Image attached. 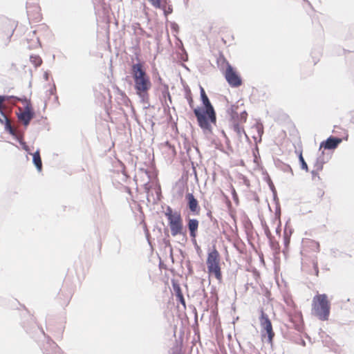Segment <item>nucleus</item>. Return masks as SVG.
Listing matches in <instances>:
<instances>
[{
    "instance_id": "obj_38",
    "label": "nucleus",
    "mask_w": 354,
    "mask_h": 354,
    "mask_svg": "<svg viewBox=\"0 0 354 354\" xmlns=\"http://www.w3.org/2000/svg\"><path fill=\"white\" fill-rule=\"evenodd\" d=\"M63 295V292H59L58 295H59V299H61V296Z\"/></svg>"
},
{
    "instance_id": "obj_10",
    "label": "nucleus",
    "mask_w": 354,
    "mask_h": 354,
    "mask_svg": "<svg viewBox=\"0 0 354 354\" xmlns=\"http://www.w3.org/2000/svg\"><path fill=\"white\" fill-rule=\"evenodd\" d=\"M185 198L187 201V206L190 212L195 215H198L200 212V207L198 201L195 198L193 194H187Z\"/></svg>"
},
{
    "instance_id": "obj_17",
    "label": "nucleus",
    "mask_w": 354,
    "mask_h": 354,
    "mask_svg": "<svg viewBox=\"0 0 354 354\" xmlns=\"http://www.w3.org/2000/svg\"><path fill=\"white\" fill-rule=\"evenodd\" d=\"M307 246L315 252H319L320 250V245L319 242L314 240H309L307 241Z\"/></svg>"
},
{
    "instance_id": "obj_15",
    "label": "nucleus",
    "mask_w": 354,
    "mask_h": 354,
    "mask_svg": "<svg viewBox=\"0 0 354 354\" xmlns=\"http://www.w3.org/2000/svg\"><path fill=\"white\" fill-rule=\"evenodd\" d=\"M32 160H33V163L35 164L37 170L39 171H41L42 169V162H41L39 151H37L32 154Z\"/></svg>"
},
{
    "instance_id": "obj_27",
    "label": "nucleus",
    "mask_w": 354,
    "mask_h": 354,
    "mask_svg": "<svg viewBox=\"0 0 354 354\" xmlns=\"http://www.w3.org/2000/svg\"><path fill=\"white\" fill-rule=\"evenodd\" d=\"M315 194L318 198L322 199L324 195V191L322 187H317L315 191Z\"/></svg>"
},
{
    "instance_id": "obj_14",
    "label": "nucleus",
    "mask_w": 354,
    "mask_h": 354,
    "mask_svg": "<svg viewBox=\"0 0 354 354\" xmlns=\"http://www.w3.org/2000/svg\"><path fill=\"white\" fill-rule=\"evenodd\" d=\"M170 230L172 236L184 234L182 223H170Z\"/></svg>"
},
{
    "instance_id": "obj_21",
    "label": "nucleus",
    "mask_w": 354,
    "mask_h": 354,
    "mask_svg": "<svg viewBox=\"0 0 354 354\" xmlns=\"http://www.w3.org/2000/svg\"><path fill=\"white\" fill-rule=\"evenodd\" d=\"M14 30L12 28H10L7 31L5 30H2L0 32V38H3L4 36L6 37V41H9L10 39L11 38L12 34H13Z\"/></svg>"
},
{
    "instance_id": "obj_12",
    "label": "nucleus",
    "mask_w": 354,
    "mask_h": 354,
    "mask_svg": "<svg viewBox=\"0 0 354 354\" xmlns=\"http://www.w3.org/2000/svg\"><path fill=\"white\" fill-rule=\"evenodd\" d=\"M165 216L167 218L169 221H180V214L174 211L170 207L167 206L165 212Z\"/></svg>"
},
{
    "instance_id": "obj_23",
    "label": "nucleus",
    "mask_w": 354,
    "mask_h": 354,
    "mask_svg": "<svg viewBox=\"0 0 354 354\" xmlns=\"http://www.w3.org/2000/svg\"><path fill=\"white\" fill-rule=\"evenodd\" d=\"M165 1V0H149V2L155 8H160L161 7V3Z\"/></svg>"
},
{
    "instance_id": "obj_1",
    "label": "nucleus",
    "mask_w": 354,
    "mask_h": 354,
    "mask_svg": "<svg viewBox=\"0 0 354 354\" xmlns=\"http://www.w3.org/2000/svg\"><path fill=\"white\" fill-rule=\"evenodd\" d=\"M200 93L204 108H194V113L199 127L203 130L211 131V124L216 122V112L202 86L200 88Z\"/></svg>"
},
{
    "instance_id": "obj_20",
    "label": "nucleus",
    "mask_w": 354,
    "mask_h": 354,
    "mask_svg": "<svg viewBox=\"0 0 354 354\" xmlns=\"http://www.w3.org/2000/svg\"><path fill=\"white\" fill-rule=\"evenodd\" d=\"M159 9L162 10L166 16L171 14L173 11L171 6L167 4V0L161 3V7Z\"/></svg>"
},
{
    "instance_id": "obj_26",
    "label": "nucleus",
    "mask_w": 354,
    "mask_h": 354,
    "mask_svg": "<svg viewBox=\"0 0 354 354\" xmlns=\"http://www.w3.org/2000/svg\"><path fill=\"white\" fill-rule=\"evenodd\" d=\"M4 124L6 130H8L10 134L15 135V129L12 127L10 120H6Z\"/></svg>"
},
{
    "instance_id": "obj_31",
    "label": "nucleus",
    "mask_w": 354,
    "mask_h": 354,
    "mask_svg": "<svg viewBox=\"0 0 354 354\" xmlns=\"http://www.w3.org/2000/svg\"><path fill=\"white\" fill-rule=\"evenodd\" d=\"M6 120H9L6 115L4 113V112L1 109L0 110V122L2 124H4L6 122Z\"/></svg>"
},
{
    "instance_id": "obj_16",
    "label": "nucleus",
    "mask_w": 354,
    "mask_h": 354,
    "mask_svg": "<svg viewBox=\"0 0 354 354\" xmlns=\"http://www.w3.org/2000/svg\"><path fill=\"white\" fill-rule=\"evenodd\" d=\"M198 223H189V230L190 232V236L192 238V241L194 243H196V231L198 230Z\"/></svg>"
},
{
    "instance_id": "obj_2",
    "label": "nucleus",
    "mask_w": 354,
    "mask_h": 354,
    "mask_svg": "<svg viewBox=\"0 0 354 354\" xmlns=\"http://www.w3.org/2000/svg\"><path fill=\"white\" fill-rule=\"evenodd\" d=\"M131 73L136 94L142 98L148 97V93L151 88L152 84L149 76L144 68L143 64L140 62L133 64Z\"/></svg>"
},
{
    "instance_id": "obj_39",
    "label": "nucleus",
    "mask_w": 354,
    "mask_h": 354,
    "mask_svg": "<svg viewBox=\"0 0 354 354\" xmlns=\"http://www.w3.org/2000/svg\"><path fill=\"white\" fill-rule=\"evenodd\" d=\"M299 318L300 319H301V318H302L301 315H300L299 316Z\"/></svg>"
},
{
    "instance_id": "obj_37",
    "label": "nucleus",
    "mask_w": 354,
    "mask_h": 354,
    "mask_svg": "<svg viewBox=\"0 0 354 354\" xmlns=\"http://www.w3.org/2000/svg\"><path fill=\"white\" fill-rule=\"evenodd\" d=\"M232 195H233L234 199L236 200L237 198V194H236V190L234 187L232 188Z\"/></svg>"
},
{
    "instance_id": "obj_11",
    "label": "nucleus",
    "mask_w": 354,
    "mask_h": 354,
    "mask_svg": "<svg viewBox=\"0 0 354 354\" xmlns=\"http://www.w3.org/2000/svg\"><path fill=\"white\" fill-rule=\"evenodd\" d=\"M342 142V138L330 136L326 141L321 142L320 149L324 148L325 149H335Z\"/></svg>"
},
{
    "instance_id": "obj_36",
    "label": "nucleus",
    "mask_w": 354,
    "mask_h": 354,
    "mask_svg": "<svg viewBox=\"0 0 354 354\" xmlns=\"http://www.w3.org/2000/svg\"><path fill=\"white\" fill-rule=\"evenodd\" d=\"M5 101V97L3 96H0V110L2 109L3 103Z\"/></svg>"
},
{
    "instance_id": "obj_32",
    "label": "nucleus",
    "mask_w": 354,
    "mask_h": 354,
    "mask_svg": "<svg viewBox=\"0 0 354 354\" xmlns=\"http://www.w3.org/2000/svg\"><path fill=\"white\" fill-rule=\"evenodd\" d=\"M187 99L191 108H194V100L190 91L187 95Z\"/></svg>"
},
{
    "instance_id": "obj_24",
    "label": "nucleus",
    "mask_w": 354,
    "mask_h": 354,
    "mask_svg": "<svg viewBox=\"0 0 354 354\" xmlns=\"http://www.w3.org/2000/svg\"><path fill=\"white\" fill-rule=\"evenodd\" d=\"M313 272L311 273L314 274L316 277L319 276V268H318V263L316 259L313 260Z\"/></svg>"
},
{
    "instance_id": "obj_4",
    "label": "nucleus",
    "mask_w": 354,
    "mask_h": 354,
    "mask_svg": "<svg viewBox=\"0 0 354 354\" xmlns=\"http://www.w3.org/2000/svg\"><path fill=\"white\" fill-rule=\"evenodd\" d=\"M230 115L232 127L236 133L239 137H241L245 133L243 124L245 123L248 118V113L245 110H240L238 105H232L227 111Z\"/></svg>"
},
{
    "instance_id": "obj_22",
    "label": "nucleus",
    "mask_w": 354,
    "mask_h": 354,
    "mask_svg": "<svg viewBox=\"0 0 354 354\" xmlns=\"http://www.w3.org/2000/svg\"><path fill=\"white\" fill-rule=\"evenodd\" d=\"M176 298L178 301H179L183 305V306L185 307V301L180 288H178L176 291Z\"/></svg>"
},
{
    "instance_id": "obj_8",
    "label": "nucleus",
    "mask_w": 354,
    "mask_h": 354,
    "mask_svg": "<svg viewBox=\"0 0 354 354\" xmlns=\"http://www.w3.org/2000/svg\"><path fill=\"white\" fill-rule=\"evenodd\" d=\"M224 76L231 87L237 88L242 84L241 77L229 63H227Z\"/></svg>"
},
{
    "instance_id": "obj_7",
    "label": "nucleus",
    "mask_w": 354,
    "mask_h": 354,
    "mask_svg": "<svg viewBox=\"0 0 354 354\" xmlns=\"http://www.w3.org/2000/svg\"><path fill=\"white\" fill-rule=\"evenodd\" d=\"M17 100L22 102L24 106V109L22 111L21 108H19L20 113L18 115L19 119L23 122L24 124L26 127L29 124L30 121L34 116V112L32 110L31 102L29 100L26 98H19Z\"/></svg>"
},
{
    "instance_id": "obj_19",
    "label": "nucleus",
    "mask_w": 354,
    "mask_h": 354,
    "mask_svg": "<svg viewBox=\"0 0 354 354\" xmlns=\"http://www.w3.org/2000/svg\"><path fill=\"white\" fill-rule=\"evenodd\" d=\"M30 61L35 67H38L42 64L41 58L37 55H30Z\"/></svg>"
},
{
    "instance_id": "obj_9",
    "label": "nucleus",
    "mask_w": 354,
    "mask_h": 354,
    "mask_svg": "<svg viewBox=\"0 0 354 354\" xmlns=\"http://www.w3.org/2000/svg\"><path fill=\"white\" fill-rule=\"evenodd\" d=\"M27 13L29 19L32 21H39L41 19V8L38 3H27Z\"/></svg>"
},
{
    "instance_id": "obj_34",
    "label": "nucleus",
    "mask_w": 354,
    "mask_h": 354,
    "mask_svg": "<svg viewBox=\"0 0 354 354\" xmlns=\"http://www.w3.org/2000/svg\"><path fill=\"white\" fill-rule=\"evenodd\" d=\"M285 240H286V244L288 245L289 244L290 240L287 236V224L286 225V227H285Z\"/></svg>"
},
{
    "instance_id": "obj_29",
    "label": "nucleus",
    "mask_w": 354,
    "mask_h": 354,
    "mask_svg": "<svg viewBox=\"0 0 354 354\" xmlns=\"http://www.w3.org/2000/svg\"><path fill=\"white\" fill-rule=\"evenodd\" d=\"M272 228L275 230L277 234H280L281 232V223H272Z\"/></svg>"
},
{
    "instance_id": "obj_18",
    "label": "nucleus",
    "mask_w": 354,
    "mask_h": 354,
    "mask_svg": "<svg viewBox=\"0 0 354 354\" xmlns=\"http://www.w3.org/2000/svg\"><path fill=\"white\" fill-rule=\"evenodd\" d=\"M223 37L222 40L225 44H226L227 42H230L233 40L234 37L231 34L230 31L229 30H225L221 32Z\"/></svg>"
},
{
    "instance_id": "obj_40",
    "label": "nucleus",
    "mask_w": 354,
    "mask_h": 354,
    "mask_svg": "<svg viewBox=\"0 0 354 354\" xmlns=\"http://www.w3.org/2000/svg\"><path fill=\"white\" fill-rule=\"evenodd\" d=\"M189 221L192 222V221H196V220H190Z\"/></svg>"
},
{
    "instance_id": "obj_35",
    "label": "nucleus",
    "mask_w": 354,
    "mask_h": 354,
    "mask_svg": "<svg viewBox=\"0 0 354 354\" xmlns=\"http://www.w3.org/2000/svg\"><path fill=\"white\" fill-rule=\"evenodd\" d=\"M70 299H71V296L70 295H68L65 299V301L62 303V304L63 305H67L68 303H69V301H70Z\"/></svg>"
},
{
    "instance_id": "obj_28",
    "label": "nucleus",
    "mask_w": 354,
    "mask_h": 354,
    "mask_svg": "<svg viewBox=\"0 0 354 354\" xmlns=\"http://www.w3.org/2000/svg\"><path fill=\"white\" fill-rule=\"evenodd\" d=\"M299 160L301 162V169L306 170V171H308V165H307L306 162H305V160H304L301 153L299 156Z\"/></svg>"
},
{
    "instance_id": "obj_33",
    "label": "nucleus",
    "mask_w": 354,
    "mask_h": 354,
    "mask_svg": "<svg viewBox=\"0 0 354 354\" xmlns=\"http://www.w3.org/2000/svg\"><path fill=\"white\" fill-rule=\"evenodd\" d=\"M165 146L167 147L168 149L171 151L172 155L174 156L176 155V150L174 147L171 146L169 142H167Z\"/></svg>"
},
{
    "instance_id": "obj_5",
    "label": "nucleus",
    "mask_w": 354,
    "mask_h": 354,
    "mask_svg": "<svg viewBox=\"0 0 354 354\" xmlns=\"http://www.w3.org/2000/svg\"><path fill=\"white\" fill-rule=\"evenodd\" d=\"M206 263L209 276H214L219 282H221L223 276L221 268V257L215 248L208 253Z\"/></svg>"
},
{
    "instance_id": "obj_3",
    "label": "nucleus",
    "mask_w": 354,
    "mask_h": 354,
    "mask_svg": "<svg viewBox=\"0 0 354 354\" xmlns=\"http://www.w3.org/2000/svg\"><path fill=\"white\" fill-rule=\"evenodd\" d=\"M330 301L326 294H317L312 301V314L322 321L328 320Z\"/></svg>"
},
{
    "instance_id": "obj_13",
    "label": "nucleus",
    "mask_w": 354,
    "mask_h": 354,
    "mask_svg": "<svg viewBox=\"0 0 354 354\" xmlns=\"http://www.w3.org/2000/svg\"><path fill=\"white\" fill-rule=\"evenodd\" d=\"M324 162L322 160H317L314 165V169L311 171L313 180H320L319 172L323 169Z\"/></svg>"
},
{
    "instance_id": "obj_6",
    "label": "nucleus",
    "mask_w": 354,
    "mask_h": 354,
    "mask_svg": "<svg viewBox=\"0 0 354 354\" xmlns=\"http://www.w3.org/2000/svg\"><path fill=\"white\" fill-rule=\"evenodd\" d=\"M260 324L262 328L261 337L262 339L266 337V334L268 335V342L272 343L274 337V332L272 328L271 321L270 320L267 314L262 311L260 317Z\"/></svg>"
},
{
    "instance_id": "obj_30",
    "label": "nucleus",
    "mask_w": 354,
    "mask_h": 354,
    "mask_svg": "<svg viewBox=\"0 0 354 354\" xmlns=\"http://www.w3.org/2000/svg\"><path fill=\"white\" fill-rule=\"evenodd\" d=\"M262 225L267 236H270L272 235L270 227L267 225L266 223H262Z\"/></svg>"
},
{
    "instance_id": "obj_25",
    "label": "nucleus",
    "mask_w": 354,
    "mask_h": 354,
    "mask_svg": "<svg viewBox=\"0 0 354 354\" xmlns=\"http://www.w3.org/2000/svg\"><path fill=\"white\" fill-rule=\"evenodd\" d=\"M4 124L6 130H8L10 134L15 135V129L12 127L10 120H6Z\"/></svg>"
}]
</instances>
